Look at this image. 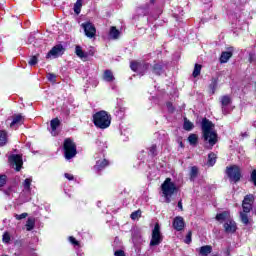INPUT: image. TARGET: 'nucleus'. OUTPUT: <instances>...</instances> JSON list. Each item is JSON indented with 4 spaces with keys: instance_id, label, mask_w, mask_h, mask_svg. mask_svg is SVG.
<instances>
[{
    "instance_id": "nucleus-15",
    "label": "nucleus",
    "mask_w": 256,
    "mask_h": 256,
    "mask_svg": "<svg viewBox=\"0 0 256 256\" xmlns=\"http://www.w3.org/2000/svg\"><path fill=\"white\" fill-rule=\"evenodd\" d=\"M173 227L176 231H183L185 229V220L181 216L174 218Z\"/></svg>"
},
{
    "instance_id": "nucleus-46",
    "label": "nucleus",
    "mask_w": 256,
    "mask_h": 256,
    "mask_svg": "<svg viewBox=\"0 0 256 256\" xmlns=\"http://www.w3.org/2000/svg\"><path fill=\"white\" fill-rule=\"evenodd\" d=\"M64 177H65L66 179H68V181H73V179H74L73 175H72V174H69V173H65V174H64Z\"/></svg>"
},
{
    "instance_id": "nucleus-35",
    "label": "nucleus",
    "mask_w": 256,
    "mask_h": 256,
    "mask_svg": "<svg viewBox=\"0 0 256 256\" xmlns=\"http://www.w3.org/2000/svg\"><path fill=\"white\" fill-rule=\"evenodd\" d=\"M47 79L48 81H50L51 83H55L56 79H57V75L53 74V73H48L47 74Z\"/></svg>"
},
{
    "instance_id": "nucleus-36",
    "label": "nucleus",
    "mask_w": 256,
    "mask_h": 256,
    "mask_svg": "<svg viewBox=\"0 0 256 256\" xmlns=\"http://www.w3.org/2000/svg\"><path fill=\"white\" fill-rule=\"evenodd\" d=\"M193 233L191 231L188 232V234L186 235L185 239H184V243H186V245H189L192 241L191 237H192Z\"/></svg>"
},
{
    "instance_id": "nucleus-48",
    "label": "nucleus",
    "mask_w": 256,
    "mask_h": 256,
    "mask_svg": "<svg viewBox=\"0 0 256 256\" xmlns=\"http://www.w3.org/2000/svg\"><path fill=\"white\" fill-rule=\"evenodd\" d=\"M213 93H215V89L217 88V82H213L211 85H210Z\"/></svg>"
},
{
    "instance_id": "nucleus-38",
    "label": "nucleus",
    "mask_w": 256,
    "mask_h": 256,
    "mask_svg": "<svg viewBox=\"0 0 256 256\" xmlns=\"http://www.w3.org/2000/svg\"><path fill=\"white\" fill-rule=\"evenodd\" d=\"M130 217L133 221H135V219H139V217H141V211L138 210L133 212Z\"/></svg>"
},
{
    "instance_id": "nucleus-27",
    "label": "nucleus",
    "mask_w": 256,
    "mask_h": 256,
    "mask_svg": "<svg viewBox=\"0 0 256 256\" xmlns=\"http://www.w3.org/2000/svg\"><path fill=\"white\" fill-rule=\"evenodd\" d=\"M152 72L154 73V75H161L163 73V65L155 64L152 68Z\"/></svg>"
},
{
    "instance_id": "nucleus-23",
    "label": "nucleus",
    "mask_w": 256,
    "mask_h": 256,
    "mask_svg": "<svg viewBox=\"0 0 256 256\" xmlns=\"http://www.w3.org/2000/svg\"><path fill=\"white\" fill-rule=\"evenodd\" d=\"M211 251H213V248L209 245L202 246L199 248V255L201 256H207L211 254Z\"/></svg>"
},
{
    "instance_id": "nucleus-8",
    "label": "nucleus",
    "mask_w": 256,
    "mask_h": 256,
    "mask_svg": "<svg viewBox=\"0 0 256 256\" xmlns=\"http://www.w3.org/2000/svg\"><path fill=\"white\" fill-rule=\"evenodd\" d=\"M220 103L223 115H229L231 113V103H233L231 96L224 95L220 97Z\"/></svg>"
},
{
    "instance_id": "nucleus-16",
    "label": "nucleus",
    "mask_w": 256,
    "mask_h": 256,
    "mask_svg": "<svg viewBox=\"0 0 256 256\" xmlns=\"http://www.w3.org/2000/svg\"><path fill=\"white\" fill-rule=\"evenodd\" d=\"M59 125H61V121L59 120V118H54L50 121V127H51V135L53 137H57L58 133H57V127H59Z\"/></svg>"
},
{
    "instance_id": "nucleus-43",
    "label": "nucleus",
    "mask_w": 256,
    "mask_h": 256,
    "mask_svg": "<svg viewBox=\"0 0 256 256\" xmlns=\"http://www.w3.org/2000/svg\"><path fill=\"white\" fill-rule=\"evenodd\" d=\"M166 107L170 113H173L174 108H173V104L171 102H167Z\"/></svg>"
},
{
    "instance_id": "nucleus-9",
    "label": "nucleus",
    "mask_w": 256,
    "mask_h": 256,
    "mask_svg": "<svg viewBox=\"0 0 256 256\" xmlns=\"http://www.w3.org/2000/svg\"><path fill=\"white\" fill-rule=\"evenodd\" d=\"M8 161L13 169L21 171V167H23V158L21 155L12 154L9 156Z\"/></svg>"
},
{
    "instance_id": "nucleus-24",
    "label": "nucleus",
    "mask_w": 256,
    "mask_h": 256,
    "mask_svg": "<svg viewBox=\"0 0 256 256\" xmlns=\"http://www.w3.org/2000/svg\"><path fill=\"white\" fill-rule=\"evenodd\" d=\"M35 229V218L30 217L26 221V231H33Z\"/></svg>"
},
{
    "instance_id": "nucleus-41",
    "label": "nucleus",
    "mask_w": 256,
    "mask_h": 256,
    "mask_svg": "<svg viewBox=\"0 0 256 256\" xmlns=\"http://www.w3.org/2000/svg\"><path fill=\"white\" fill-rule=\"evenodd\" d=\"M29 65L33 66V65H37L38 63V59H37V56H32L29 60Z\"/></svg>"
},
{
    "instance_id": "nucleus-6",
    "label": "nucleus",
    "mask_w": 256,
    "mask_h": 256,
    "mask_svg": "<svg viewBox=\"0 0 256 256\" xmlns=\"http://www.w3.org/2000/svg\"><path fill=\"white\" fill-rule=\"evenodd\" d=\"M161 243H163V234H161V226L156 223L152 230L150 247H157V245H161Z\"/></svg>"
},
{
    "instance_id": "nucleus-26",
    "label": "nucleus",
    "mask_w": 256,
    "mask_h": 256,
    "mask_svg": "<svg viewBox=\"0 0 256 256\" xmlns=\"http://www.w3.org/2000/svg\"><path fill=\"white\" fill-rule=\"evenodd\" d=\"M7 145V131L0 130V147Z\"/></svg>"
},
{
    "instance_id": "nucleus-12",
    "label": "nucleus",
    "mask_w": 256,
    "mask_h": 256,
    "mask_svg": "<svg viewBox=\"0 0 256 256\" xmlns=\"http://www.w3.org/2000/svg\"><path fill=\"white\" fill-rule=\"evenodd\" d=\"M64 52L65 48H63L62 45H56L48 52V54L46 55V59H51V57L57 59V57H61Z\"/></svg>"
},
{
    "instance_id": "nucleus-32",
    "label": "nucleus",
    "mask_w": 256,
    "mask_h": 256,
    "mask_svg": "<svg viewBox=\"0 0 256 256\" xmlns=\"http://www.w3.org/2000/svg\"><path fill=\"white\" fill-rule=\"evenodd\" d=\"M201 69L202 66L200 64H195L194 71H193V77H199L201 75Z\"/></svg>"
},
{
    "instance_id": "nucleus-30",
    "label": "nucleus",
    "mask_w": 256,
    "mask_h": 256,
    "mask_svg": "<svg viewBox=\"0 0 256 256\" xmlns=\"http://www.w3.org/2000/svg\"><path fill=\"white\" fill-rule=\"evenodd\" d=\"M216 162H217V155L215 153H210L208 155V165H210V167H213V165H215Z\"/></svg>"
},
{
    "instance_id": "nucleus-40",
    "label": "nucleus",
    "mask_w": 256,
    "mask_h": 256,
    "mask_svg": "<svg viewBox=\"0 0 256 256\" xmlns=\"http://www.w3.org/2000/svg\"><path fill=\"white\" fill-rule=\"evenodd\" d=\"M3 242L4 243H9L10 241H11V236L9 235V233L8 232H5L4 234H3Z\"/></svg>"
},
{
    "instance_id": "nucleus-31",
    "label": "nucleus",
    "mask_w": 256,
    "mask_h": 256,
    "mask_svg": "<svg viewBox=\"0 0 256 256\" xmlns=\"http://www.w3.org/2000/svg\"><path fill=\"white\" fill-rule=\"evenodd\" d=\"M198 173H199V169L196 166H193L190 170L191 181H195V179H197Z\"/></svg>"
},
{
    "instance_id": "nucleus-13",
    "label": "nucleus",
    "mask_w": 256,
    "mask_h": 256,
    "mask_svg": "<svg viewBox=\"0 0 256 256\" xmlns=\"http://www.w3.org/2000/svg\"><path fill=\"white\" fill-rule=\"evenodd\" d=\"M23 121H25V118L21 114H16L12 117V121L10 123V129H19L21 125H23Z\"/></svg>"
},
{
    "instance_id": "nucleus-28",
    "label": "nucleus",
    "mask_w": 256,
    "mask_h": 256,
    "mask_svg": "<svg viewBox=\"0 0 256 256\" xmlns=\"http://www.w3.org/2000/svg\"><path fill=\"white\" fill-rule=\"evenodd\" d=\"M199 142V137L197 136V134H190L188 137V143H190V145H197V143Z\"/></svg>"
},
{
    "instance_id": "nucleus-7",
    "label": "nucleus",
    "mask_w": 256,
    "mask_h": 256,
    "mask_svg": "<svg viewBox=\"0 0 256 256\" xmlns=\"http://www.w3.org/2000/svg\"><path fill=\"white\" fill-rule=\"evenodd\" d=\"M226 173L231 181H234V183H237L241 179V169L239 166H230L227 167Z\"/></svg>"
},
{
    "instance_id": "nucleus-42",
    "label": "nucleus",
    "mask_w": 256,
    "mask_h": 256,
    "mask_svg": "<svg viewBox=\"0 0 256 256\" xmlns=\"http://www.w3.org/2000/svg\"><path fill=\"white\" fill-rule=\"evenodd\" d=\"M7 183V176L0 175V187H3Z\"/></svg>"
},
{
    "instance_id": "nucleus-18",
    "label": "nucleus",
    "mask_w": 256,
    "mask_h": 256,
    "mask_svg": "<svg viewBox=\"0 0 256 256\" xmlns=\"http://www.w3.org/2000/svg\"><path fill=\"white\" fill-rule=\"evenodd\" d=\"M75 54L77 55V57L82 59V61H87V59L89 58V53L83 51V48H81V46L79 45L75 47Z\"/></svg>"
},
{
    "instance_id": "nucleus-53",
    "label": "nucleus",
    "mask_w": 256,
    "mask_h": 256,
    "mask_svg": "<svg viewBox=\"0 0 256 256\" xmlns=\"http://www.w3.org/2000/svg\"><path fill=\"white\" fill-rule=\"evenodd\" d=\"M150 3H155V0H150Z\"/></svg>"
},
{
    "instance_id": "nucleus-52",
    "label": "nucleus",
    "mask_w": 256,
    "mask_h": 256,
    "mask_svg": "<svg viewBox=\"0 0 256 256\" xmlns=\"http://www.w3.org/2000/svg\"><path fill=\"white\" fill-rule=\"evenodd\" d=\"M88 53V57H89V55L91 56V57H93L94 55H95V52L93 51V50H90L89 52H87Z\"/></svg>"
},
{
    "instance_id": "nucleus-33",
    "label": "nucleus",
    "mask_w": 256,
    "mask_h": 256,
    "mask_svg": "<svg viewBox=\"0 0 256 256\" xmlns=\"http://www.w3.org/2000/svg\"><path fill=\"white\" fill-rule=\"evenodd\" d=\"M149 155H151V157H155L157 155V145H152L149 148Z\"/></svg>"
},
{
    "instance_id": "nucleus-45",
    "label": "nucleus",
    "mask_w": 256,
    "mask_h": 256,
    "mask_svg": "<svg viewBox=\"0 0 256 256\" xmlns=\"http://www.w3.org/2000/svg\"><path fill=\"white\" fill-rule=\"evenodd\" d=\"M249 61H250V63H256V56H255V54H250L249 55Z\"/></svg>"
},
{
    "instance_id": "nucleus-37",
    "label": "nucleus",
    "mask_w": 256,
    "mask_h": 256,
    "mask_svg": "<svg viewBox=\"0 0 256 256\" xmlns=\"http://www.w3.org/2000/svg\"><path fill=\"white\" fill-rule=\"evenodd\" d=\"M184 129H185V131H191V129H193V123H191L189 121H185L184 122Z\"/></svg>"
},
{
    "instance_id": "nucleus-22",
    "label": "nucleus",
    "mask_w": 256,
    "mask_h": 256,
    "mask_svg": "<svg viewBox=\"0 0 256 256\" xmlns=\"http://www.w3.org/2000/svg\"><path fill=\"white\" fill-rule=\"evenodd\" d=\"M232 57H233V52L231 51L222 52L220 56V63H227V61H229V59Z\"/></svg>"
},
{
    "instance_id": "nucleus-49",
    "label": "nucleus",
    "mask_w": 256,
    "mask_h": 256,
    "mask_svg": "<svg viewBox=\"0 0 256 256\" xmlns=\"http://www.w3.org/2000/svg\"><path fill=\"white\" fill-rule=\"evenodd\" d=\"M149 69H146V68H141V72L142 73H139V75H145V73H147Z\"/></svg>"
},
{
    "instance_id": "nucleus-21",
    "label": "nucleus",
    "mask_w": 256,
    "mask_h": 256,
    "mask_svg": "<svg viewBox=\"0 0 256 256\" xmlns=\"http://www.w3.org/2000/svg\"><path fill=\"white\" fill-rule=\"evenodd\" d=\"M103 79L107 83H113L115 76L113 75V72L111 70H105L103 74Z\"/></svg>"
},
{
    "instance_id": "nucleus-11",
    "label": "nucleus",
    "mask_w": 256,
    "mask_h": 256,
    "mask_svg": "<svg viewBox=\"0 0 256 256\" xmlns=\"http://www.w3.org/2000/svg\"><path fill=\"white\" fill-rule=\"evenodd\" d=\"M223 228L225 233H227L228 235H233V233L237 231V222H235L233 218H230L226 222H224Z\"/></svg>"
},
{
    "instance_id": "nucleus-29",
    "label": "nucleus",
    "mask_w": 256,
    "mask_h": 256,
    "mask_svg": "<svg viewBox=\"0 0 256 256\" xmlns=\"http://www.w3.org/2000/svg\"><path fill=\"white\" fill-rule=\"evenodd\" d=\"M81 7H83V0H77L74 4V13H76V15L81 13Z\"/></svg>"
},
{
    "instance_id": "nucleus-1",
    "label": "nucleus",
    "mask_w": 256,
    "mask_h": 256,
    "mask_svg": "<svg viewBox=\"0 0 256 256\" xmlns=\"http://www.w3.org/2000/svg\"><path fill=\"white\" fill-rule=\"evenodd\" d=\"M202 133L205 143H208V149H212L217 144V131H215V124L204 118L202 120Z\"/></svg>"
},
{
    "instance_id": "nucleus-25",
    "label": "nucleus",
    "mask_w": 256,
    "mask_h": 256,
    "mask_svg": "<svg viewBox=\"0 0 256 256\" xmlns=\"http://www.w3.org/2000/svg\"><path fill=\"white\" fill-rule=\"evenodd\" d=\"M111 39H119V35H121V32H119V30H117V28L115 26H112L110 28V33H109Z\"/></svg>"
},
{
    "instance_id": "nucleus-5",
    "label": "nucleus",
    "mask_w": 256,
    "mask_h": 256,
    "mask_svg": "<svg viewBox=\"0 0 256 256\" xmlns=\"http://www.w3.org/2000/svg\"><path fill=\"white\" fill-rule=\"evenodd\" d=\"M64 149V157L69 161V159H73L75 155H77V146L75 142L71 140V138H67L64 140L63 144Z\"/></svg>"
},
{
    "instance_id": "nucleus-2",
    "label": "nucleus",
    "mask_w": 256,
    "mask_h": 256,
    "mask_svg": "<svg viewBox=\"0 0 256 256\" xmlns=\"http://www.w3.org/2000/svg\"><path fill=\"white\" fill-rule=\"evenodd\" d=\"M253 205H255V196L253 194L246 195L242 201V211L239 212L243 225H249L251 221L249 213L253 211Z\"/></svg>"
},
{
    "instance_id": "nucleus-34",
    "label": "nucleus",
    "mask_w": 256,
    "mask_h": 256,
    "mask_svg": "<svg viewBox=\"0 0 256 256\" xmlns=\"http://www.w3.org/2000/svg\"><path fill=\"white\" fill-rule=\"evenodd\" d=\"M29 214L24 212L22 214H15L14 217L15 219H17V221H21V219H26V217H28Z\"/></svg>"
},
{
    "instance_id": "nucleus-47",
    "label": "nucleus",
    "mask_w": 256,
    "mask_h": 256,
    "mask_svg": "<svg viewBox=\"0 0 256 256\" xmlns=\"http://www.w3.org/2000/svg\"><path fill=\"white\" fill-rule=\"evenodd\" d=\"M115 256H125V252L123 250H117L115 253H114Z\"/></svg>"
},
{
    "instance_id": "nucleus-51",
    "label": "nucleus",
    "mask_w": 256,
    "mask_h": 256,
    "mask_svg": "<svg viewBox=\"0 0 256 256\" xmlns=\"http://www.w3.org/2000/svg\"><path fill=\"white\" fill-rule=\"evenodd\" d=\"M178 208L183 211V202L181 200L178 202Z\"/></svg>"
},
{
    "instance_id": "nucleus-17",
    "label": "nucleus",
    "mask_w": 256,
    "mask_h": 256,
    "mask_svg": "<svg viewBox=\"0 0 256 256\" xmlns=\"http://www.w3.org/2000/svg\"><path fill=\"white\" fill-rule=\"evenodd\" d=\"M216 221H219V223H226L227 221H229V219H231V213L229 211H224L221 213H218L215 217Z\"/></svg>"
},
{
    "instance_id": "nucleus-10",
    "label": "nucleus",
    "mask_w": 256,
    "mask_h": 256,
    "mask_svg": "<svg viewBox=\"0 0 256 256\" xmlns=\"http://www.w3.org/2000/svg\"><path fill=\"white\" fill-rule=\"evenodd\" d=\"M82 29L84 30V33L86 37L89 39H93L95 35H97V29L95 28V25L91 22H84L81 24Z\"/></svg>"
},
{
    "instance_id": "nucleus-4",
    "label": "nucleus",
    "mask_w": 256,
    "mask_h": 256,
    "mask_svg": "<svg viewBox=\"0 0 256 256\" xmlns=\"http://www.w3.org/2000/svg\"><path fill=\"white\" fill-rule=\"evenodd\" d=\"M93 123L98 129H107L111 125V115L107 111H99L93 115Z\"/></svg>"
},
{
    "instance_id": "nucleus-54",
    "label": "nucleus",
    "mask_w": 256,
    "mask_h": 256,
    "mask_svg": "<svg viewBox=\"0 0 256 256\" xmlns=\"http://www.w3.org/2000/svg\"><path fill=\"white\" fill-rule=\"evenodd\" d=\"M101 157H105L103 154H100Z\"/></svg>"
},
{
    "instance_id": "nucleus-39",
    "label": "nucleus",
    "mask_w": 256,
    "mask_h": 256,
    "mask_svg": "<svg viewBox=\"0 0 256 256\" xmlns=\"http://www.w3.org/2000/svg\"><path fill=\"white\" fill-rule=\"evenodd\" d=\"M250 181L253 183V185L256 187V170H253L250 175Z\"/></svg>"
},
{
    "instance_id": "nucleus-44",
    "label": "nucleus",
    "mask_w": 256,
    "mask_h": 256,
    "mask_svg": "<svg viewBox=\"0 0 256 256\" xmlns=\"http://www.w3.org/2000/svg\"><path fill=\"white\" fill-rule=\"evenodd\" d=\"M69 241L72 243V245H79V241H77L73 236L69 237Z\"/></svg>"
},
{
    "instance_id": "nucleus-14",
    "label": "nucleus",
    "mask_w": 256,
    "mask_h": 256,
    "mask_svg": "<svg viewBox=\"0 0 256 256\" xmlns=\"http://www.w3.org/2000/svg\"><path fill=\"white\" fill-rule=\"evenodd\" d=\"M151 66L148 63H141V62H131L130 69L135 71L136 73H143L141 69H149Z\"/></svg>"
},
{
    "instance_id": "nucleus-20",
    "label": "nucleus",
    "mask_w": 256,
    "mask_h": 256,
    "mask_svg": "<svg viewBox=\"0 0 256 256\" xmlns=\"http://www.w3.org/2000/svg\"><path fill=\"white\" fill-rule=\"evenodd\" d=\"M107 165H109V162L105 158H103L102 160L96 161V165L94 166V169L95 171H103V169H105Z\"/></svg>"
},
{
    "instance_id": "nucleus-19",
    "label": "nucleus",
    "mask_w": 256,
    "mask_h": 256,
    "mask_svg": "<svg viewBox=\"0 0 256 256\" xmlns=\"http://www.w3.org/2000/svg\"><path fill=\"white\" fill-rule=\"evenodd\" d=\"M31 183H33V178H26L23 183H22V187H23V193H25L26 195H29L31 193Z\"/></svg>"
},
{
    "instance_id": "nucleus-3",
    "label": "nucleus",
    "mask_w": 256,
    "mask_h": 256,
    "mask_svg": "<svg viewBox=\"0 0 256 256\" xmlns=\"http://www.w3.org/2000/svg\"><path fill=\"white\" fill-rule=\"evenodd\" d=\"M179 192V187L171 178H166L161 184L162 197L165 199V203H169L173 198V195H177Z\"/></svg>"
},
{
    "instance_id": "nucleus-50",
    "label": "nucleus",
    "mask_w": 256,
    "mask_h": 256,
    "mask_svg": "<svg viewBox=\"0 0 256 256\" xmlns=\"http://www.w3.org/2000/svg\"><path fill=\"white\" fill-rule=\"evenodd\" d=\"M141 11H142L143 15H147V10H143V8H139L138 13H141Z\"/></svg>"
}]
</instances>
